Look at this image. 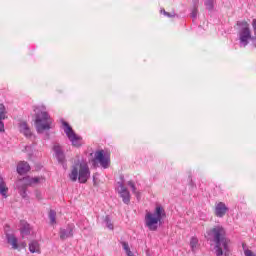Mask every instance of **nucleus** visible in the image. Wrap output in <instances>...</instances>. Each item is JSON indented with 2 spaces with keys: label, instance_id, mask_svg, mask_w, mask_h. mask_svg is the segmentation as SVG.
Wrapping results in <instances>:
<instances>
[{
  "label": "nucleus",
  "instance_id": "7c9ffc66",
  "mask_svg": "<svg viewBox=\"0 0 256 256\" xmlns=\"http://www.w3.org/2000/svg\"><path fill=\"white\" fill-rule=\"evenodd\" d=\"M22 247H27V244L25 242L22 243Z\"/></svg>",
  "mask_w": 256,
  "mask_h": 256
},
{
  "label": "nucleus",
  "instance_id": "2eb2a0df",
  "mask_svg": "<svg viewBox=\"0 0 256 256\" xmlns=\"http://www.w3.org/2000/svg\"><path fill=\"white\" fill-rule=\"evenodd\" d=\"M31 233V226L26 221H20V234L21 237H27V235H30Z\"/></svg>",
  "mask_w": 256,
  "mask_h": 256
},
{
  "label": "nucleus",
  "instance_id": "a211bd4d",
  "mask_svg": "<svg viewBox=\"0 0 256 256\" xmlns=\"http://www.w3.org/2000/svg\"><path fill=\"white\" fill-rule=\"evenodd\" d=\"M29 251L30 253H38L41 254V244L37 240L31 241L29 243Z\"/></svg>",
  "mask_w": 256,
  "mask_h": 256
},
{
  "label": "nucleus",
  "instance_id": "6ab92c4d",
  "mask_svg": "<svg viewBox=\"0 0 256 256\" xmlns=\"http://www.w3.org/2000/svg\"><path fill=\"white\" fill-rule=\"evenodd\" d=\"M6 239H7V242L9 243V245L12 246V249H19L18 240H17V237H15V235L7 234Z\"/></svg>",
  "mask_w": 256,
  "mask_h": 256
},
{
  "label": "nucleus",
  "instance_id": "5701e85b",
  "mask_svg": "<svg viewBox=\"0 0 256 256\" xmlns=\"http://www.w3.org/2000/svg\"><path fill=\"white\" fill-rule=\"evenodd\" d=\"M104 223H105L106 227H107L108 229H110V231H113V229H114L113 223L111 222V218H110L109 216H106V217L104 218Z\"/></svg>",
  "mask_w": 256,
  "mask_h": 256
},
{
  "label": "nucleus",
  "instance_id": "f257e3e1",
  "mask_svg": "<svg viewBox=\"0 0 256 256\" xmlns=\"http://www.w3.org/2000/svg\"><path fill=\"white\" fill-rule=\"evenodd\" d=\"M236 27L239 47L245 48L251 45L256 49V18L252 19L251 25L247 20H240L236 23Z\"/></svg>",
  "mask_w": 256,
  "mask_h": 256
},
{
  "label": "nucleus",
  "instance_id": "aec40b11",
  "mask_svg": "<svg viewBox=\"0 0 256 256\" xmlns=\"http://www.w3.org/2000/svg\"><path fill=\"white\" fill-rule=\"evenodd\" d=\"M127 186L130 187L132 193L136 196V198L139 200L141 199V192L137 191V187L135 186V182L128 181Z\"/></svg>",
  "mask_w": 256,
  "mask_h": 256
},
{
  "label": "nucleus",
  "instance_id": "a878e982",
  "mask_svg": "<svg viewBox=\"0 0 256 256\" xmlns=\"http://www.w3.org/2000/svg\"><path fill=\"white\" fill-rule=\"evenodd\" d=\"M122 247H123L124 251H126V255L131 253V249L129 248V244L127 242H122Z\"/></svg>",
  "mask_w": 256,
  "mask_h": 256
},
{
  "label": "nucleus",
  "instance_id": "b1692460",
  "mask_svg": "<svg viewBox=\"0 0 256 256\" xmlns=\"http://www.w3.org/2000/svg\"><path fill=\"white\" fill-rule=\"evenodd\" d=\"M245 256H256L253 251L247 248L245 244L242 245Z\"/></svg>",
  "mask_w": 256,
  "mask_h": 256
},
{
  "label": "nucleus",
  "instance_id": "412c9836",
  "mask_svg": "<svg viewBox=\"0 0 256 256\" xmlns=\"http://www.w3.org/2000/svg\"><path fill=\"white\" fill-rule=\"evenodd\" d=\"M190 247L193 251V253H195V251H197V247H199V239L197 237H192L190 239Z\"/></svg>",
  "mask_w": 256,
  "mask_h": 256
},
{
  "label": "nucleus",
  "instance_id": "7ed1b4c3",
  "mask_svg": "<svg viewBox=\"0 0 256 256\" xmlns=\"http://www.w3.org/2000/svg\"><path fill=\"white\" fill-rule=\"evenodd\" d=\"M167 217L165 208L161 205H157L153 212H146L144 217V225L148 231H157L163 224V219Z\"/></svg>",
  "mask_w": 256,
  "mask_h": 256
},
{
  "label": "nucleus",
  "instance_id": "cd10ccee",
  "mask_svg": "<svg viewBox=\"0 0 256 256\" xmlns=\"http://www.w3.org/2000/svg\"><path fill=\"white\" fill-rule=\"evenodd\" d=\"M166 17H175V14H170L169 12H167Z\"/></svg>",
  "mask_w": 256,
  "mask_h": 256
},
{
  "label": "nucleus",
  "instance_id": "39448f33",
  "mask_svg": "<svg viewBox=\"0 0 256 256\" xmlns=\"http://www.w3.org/2000/svg\"><path fill=\"white\" fill-rule=\"evenodd\" d=\"M34 112L37 133H45V131H49L53 125V119H51V116L47 113L45 106H36Z\"/></svg>",
  "mask_w": 256,
  "mask_h": 256
},
{
  "label": "nucleus",
  "instance_id": "1a4fd4ad",
  "mask_svg": "<svg viewBox=\"0 0 256 256\" xmlns=\"http://www.w3.org/2000/svg\"><path fill=\"white\" fill-rule=\"evenodd\" d=\"M117 192L125 205H129V203H131V193L129 192L127 187H125L123 182H118Z\"/></svg>",
  "mask_w": 256,
  "mask_h": 256
},
{
  "label": "nucleus",
  "instance_id": "f8f14e48",
  "mask_svg": "<svg viewBox=\"0 0 256 256\" xmlns=\"http://www.w3.org/2000/svg\"><path fill=\"white\" fill-rule=\"evenodd\" d=\"M53 151L55 153V157H56L57 161L63 165L65 163V153L63 152L61 145L55 144L53 146Z\"/></svg>",
  "mask_w": 256,
  "mask_h": 256
},
{
  "label": "nucleus",
  "instance_id": "dca6fc26",
  "mask_svg": "<svg viewBox=\"0 0 256 256\" xmlns=\"http://www.w3.org/2000/svg\"><path fill=\"white\" fill-rule=\"evenodd\" d=\"M19 131L24 135V137H31L33 133L31 132V128H29V125L27 122H20L19 123Z\"/></svg>",
  "mask_w": 256,
  "mask_h": 256
},
{
  "label": "nucleus",
  "instance_id": "393cba45",
  "mask_svg": "<svg viewBox=\"0 0 256 256\" xmlns=\"http://www.w3.org/2000/svg\"><path fill=\"white\" fill-rule=\"evenodd\" d=\"M205 6L208 9V11L213 10V0H206L205 1Z\"/></svg>",
  "mask_w": 256,
  "mask_h": 256
},
{
  "label": "nucleus",
  "instance_id": "f3484780",
  "mask_svg": "<svg viewBox=\"0 0 256 256\" xmlns=\"http://www.w3.org/2000/svg\"><path fill=\"white\" fill-rule=\"evenodd\" d=\"M9 193V187H7V183L3 180V177H0V195H2L3 199H7Z\"/></svg>",
  "mask_w": 256,
  "mask_h": 256
},
{
  "label": "nucleus",
  "instance_id": "f03ea898",
  "mask_svg": "<svg viewBox=\"0 0 256 256\" xmlns=\"http://www.w3.org/2000/svg\"><path fill=\"white\" fill-rule=\"evenodd\" d=\"M225 228L221 225L214 226L207 231L209 239H213L215 243L216 256H229V240L225 238Z\"/></svg>",
  "mask_w": 256,
  "mask_h": 256
},
{
  "label": "nucleus",
  "instance_id": "0eeeda50",
  "mask_svg": "<svg viewBox=\"0 0 256 256\" xmlns=\"http://www.w3.org/2000/svg\"><path fill=\"white\" fill-rule=\"evenodd\" d=\"M63 130L66 134V137H68L69 141L72 143L73 147H81L83 145V138L81 136L77 135L75 131H73V128L69 125V123L62 121Z\"/></svg>",
  "mask_w": 256,
  "mask_h": 256
},
{
  "label": "nucleus",
  "instance_id": "ddd939ff",
  "mask_svg": "<svg viewBox=\"0 0 256 256\" xmlns=\"http://www.w3.org/2000/svg\"><path fill=\"white\" fill-rule=\"evenodd\" d=\"M5 119H7V109L5 105L0 104V133L5 132V124L3 123Z\"/></svg>",
  "mask_w": 256,
  "mask_h": 256
},
{
  "label": "nucleus",
  "instance_id": "4be33fe9",
  "mask_svg": "<svg viewBox=\"0 0 256 256\" xmlns=\"http://www.w3.org/2000/svg\"><path fill=\"white\" fill-rule=\"evenodd\" d=\"M49 219L51 225H55L57 223V212H55V210H50Z\"/></svg>",
  "mask_w": 256,
  "mask_h": 256
},
{
  "label": "nucleus",
  "instance_id": "9d476101",
  "mask_svg": "<svg viewBox=\"0 0 256 256\" xmlns=\"http://www.w3.org/2000/svg\"><path fill=\"white\" fill-rule=\"evenodd\" d=\"M229 207L224 202H217L214 207V215L219 218H223L224 215H227Z\"/></svg>",
  "mask_w": 256,
  "mask_h": 256
},
{
  "label": "nucleus",
  "instance_id": "20e7f679",
  "mask_svg": "<svg viewBox=\"0 0 256 256\" xmlns=\"http://www.w3.org/2000/svg\"><path fill=\"white\" fill-rule=\"evenodd\" d=\"M70 181H79V183H86L91 177V170L89 169V164L85 160H79L74 163L71 167V171L68 174Z\"/></svg>",
  "mask_w": 256,
  "mask_h": 256
},
{
  "label": "nucleus",
  "instance_id": "bb28decb",
  "mask_svg": "<svg viewBox=\"0 0 256 256\" xmlns=\"http://www.w3.org/2000/svg\"><path fill=\"white\" fill-rule=\"evenodd\" d=\"M192 19H195L197 17V9H194L191 13Z\"/></svg>",
  "mask_w": 256,
  "mask_h": 256
},
{
  "label": "nucleus",
  "instance_id": "9b49d317",
  "mask_svg": "<svg viewBox=\"0 0 256 256\" xmlns=\"http://www.w3.org/2000/svg\"><path fill=\"white\" fill-rule=\"evenodd\" d=\"M73 231H75V225L73 224H69L65 228H60V232H59L60 239L62 241H65V239H69L73 237Z\"/></svg>",
  "mask_w": 256,
  "mask_h": 256
},
{
  "label": "nucleus",
  "instance_id": "4468645a",
  "mask_svg": "<svg viewBox=\"0 0 256 256\" xmlns=\"http://www.w3.org/2000/svg\"><path fill=\"white\" fill-rule=\"evenodd\" d=\"M31 171V166H29V163L25 161H20L17 165V173L18 175H25L26 173H29Z\"/></svg>",
  "mask_w": 256,
  "mask_h": 256
},
{
  "label": "nucleus",
  "instance_id": "2f4dec72",
  "mask_svg": "<svg viewBox=\"0 0 256 256\" xmlns=\"http://www.w3.org/2000/svg\"><path fill=\"white\" fill-rule=\"evenodd\" d=\"M27 149H29V146L26 147V151H27Z\"/></svg>",
  "mask_w": 256,
  "mask_h": 256
},
{
  "label": "nucleus",
  "instance_id": "423d86ee",
  "mask_svg": "<svg viewBox=\"0 0 256 256\" xmlns=\"http://www.w3.org/2000/svg\"><path fill=\"white\" fill-rule=\"evenodd\" d=\"M41 183H45V178H43V176H26L17 182V189L19 190L21 197H23V199H27V187H33V185H39Z\"/></svg>",
  "mask_w": 256,
  "mask_h": 256
},
{
  "label": "nucleus",
  "instance_id": "6e6552de",
  "mask_svg": "<svg viewBox=\"0 0 256 256\" xmlns=\"http://www.w3.org/2000/svg\"><path fill=\"white\" fill-rule=\"evenodd\" d=\"M95 159L100 163L103 169H109L111 166V155L105 150H98L95 152Z\"/></svg>",
  "mask_w": 256,
  "mask_h": 256
},
{
  "label": "nucleus",
  "instance_id": "c85d7f7f",
  "mask_svg": "<svg viewBox=\"0 0 256 256\" xmlns=\"http://www.w3.org/2000/svg\"><path fill=\"white\" fill-rule=\"evenodd\" d=\"M160 13H162L163 15H165V16H166L168 12H167V11H165V10H161V11H160Z\"/></svg>",
  "mask_w": 256,
  "mask_h": 256
},
{
  "label": "nucleus",
  "instance_id": "c756f323",
  "mask_svg": "<svg viewBox=\"0 0 256 256\" xmlns=\"http://www.w3.org/2000/svg\"><path fill=\"white\" fill-rule=\"evenodd\" d=\"M127 256H134V255H133V252H129V253L127 254Z\"/></svg>",
  "mask_w": 256,
  "mask_h": 256
}]
</instances>
